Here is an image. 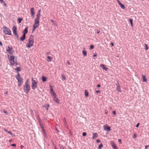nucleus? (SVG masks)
Segmentation results:
<instances>
[{"instance_id": "obj_1", "label": "nucleus", "mask_w": 149, "mask_h": 149, "mask_svg": "<svg viewBox=\"0 0 149 149\" xmlns=\"http://www.w3.org/2000/svg\"><path fill=\"white\" fill-rule=\"evenodd\" d=\"M33 38V36L32 35H31L29 40L28 43L26 45V46L28 48H30L33 45L34 42Z\"/></svg>"}, {"instance_id": "obj_2", "label": "nucleus", "mask_w": 149, "mask_h": 149, "mask_svg": "<svg viewBox=\"0 0 149 149\" xmlns=\"http://www.w3.org/2000/svg\"><path fill=\"white\" fill-rule=\"evenodd\" d=\"M8 56L10 63L12 65H17L16 61L14 60L15 56H9L8 55Z\"/></svg>"}, {"instance_id": "obj_3", "label": "nucleus", "mask_w": 149, "mask_h": 149, "mask_svg": "<svg viewBox=\"0 0 149 149\" xmlns=\"http://www.w3.org/2000/svg\"><path fill=\"white\" fill-rule=\"evenodd\" d=\"M16 78L18 80V85L19 86H20L23 83L22 79L20 77V74L18 73L17 75L16 76Z\"/></svg>"}, {"instance_id": "obj_4", "label": "nucleus", "mask_w": 149, "mask_h": 149, "mask_svg": "<svg viewBox=\"0 0 149 149\" xmlns=\"http://www.w3.org/2000/svg\"><path fill=\"white\" fill-rule=\"evenodd\" d=\"M3 31L4 33L6 35H11V32L9 28L6 26L3 27Z\"/></svg>"}, {"instance_id": "obj_5", "label": "nucleus", "mask_w": 149, "mask_h": 149, "mask_svg": "<svg viewBox=\"0 0 149 149\" xmlns=\"http://www.w3.org/2000/svg\"><path fill=\"white\" fill-rule=\"evenodd\" d=\"M37 83L35 80L32 78V79L31 87L33 89H35L37 88Z\"/></svg>"}, {"instance_id": "obj_6", "label": "nucleus", "mask_w": 149, "mask_h": 149, "mask_svg": "<svg viewBox=\"0 0 149 149\" xmlns=\"http://www.w3.org/2000/svg\"><path fill=\"white\" fill-rule=\"evenodd\" d=\"M30 86L29 84H25L24 86V90L27 94H28L30 90Z\"/></svg>"}, {"instance_id": "obj_7", "label": "nucleus", "mask_w": 149, "mask_h": 149, "mask_svg": "<svg viewBox=\"0 0 149 149\" xmlns=\"http://www.w3.org/2000/svg\"><path fill=\"white\" fill-rule=\"evenodd\" d=\"M39 21L35 20L34 21V23L33 25V32L38 27L39 25Z\"/></svg>"}, {"instance_id": "obj_8", "label": "nucleus", "mask_w": 149, "mask_h": 149, "mask_svg": "<svg viewBox=\"0 0 149 149\" xmlns=\"http://www.w3.org/2000/svg\"><path fill=\"white\" fill-rule=\"evenodd\" d=\"M17 28L15 26H14L12 28V30L13 31V33L15 36L16 38H17V40L18 39V36L17 33L16 31Z\"/></svg>"}, {"instance_id": "obj_9", "label": "nucleus", "mask_w": 149, "mask_h": 149, "mask_svg": "<svg viewBox=\"0 0 149 149\" xmlns=\"http://www.w3.org/2000/svg\"><path fill=\"white\" fill-rule=\"evenodd\" d=\"M6 50L7 52H8V53L10 54H13V51H12V47H10L8 46Z\"/></svg>"}, {"instance_id": "obj_10", "label": "nucleus", "mask_w": 149, "mask_h": 149, "mask_svg": "<svg viewBox=\"0 0 149 149\" xmlns=\"http://www.w3.org/2000/svg\"><path fill=\"white\" fill-rule=\"evenodd\" d=\"M116 85L117 86V87H116V90H117L119 92H121V90L120 88V85L118 84V81H117V83L116 84Z\"/></svg>"}, {"instance_id": "obj_11", "label": "nucleus", "mask_w": 149, "mask_h": 149, "mask_svg": "<svg viewBox=\"0 0 149 149\" xmlns=\"http://www.w3.org/2000/svg\"><path fill=\"white\" fill-rule=\"evenodd\" d=\"M104 130H108L109 131H110V127L109 126L107 125H105L104 127Z\"/></svg>"}, {"instance_id": "obj_12", "label": "nucleus", "mask_w": 149, "mask_h": 149, "mask_svg": "<svg viewBox=\"0 0 149 149\" xmlns=\"http://www.w3.org/2000/svg\"><path fill=\"white\" fill-rule=\"evenodd\" d=\"M54 97L53 99L56 103H59V100L58 98L56 97V95L55 96H53Z\"/></svg>"}, {"instance_id": "obj_13", "label": "nucleus", "mask_w": 149, "mask_h": 149, "mask_svg": "<svg viewBox=\"0 0 149 149\" xmlns=\"http://www.w3.org/2000/svg\"><path fill=\"white\" fill-rule=\"evenodd\" d=\"M40 13H38V14L36 15V17L35 19V20L39 21L40 17Z\"/></svg>"}, {"instance_id": "obj_14", "label": "nucleus", "mask_w": 149, "mask_h": 149, "mask_svg": "<svg viewBox=\"0 0 149 149\" xmlns=\"http://www.w3.org/2000/svg\"><path fill=\"white\" fill-rule=\"evenodd\" d=\"M100 66L102 68V69L105 70L107 71L108 70V68L106 67H105L104 65L103 64H101Z\"/></svg>"}, {"instance_id": "obj_15", "label": "nucleus", "mask_w": 149, "mask_h": 149, "mask_svg": "<svg viewBox=\"0 0 149 149\" xmlns=\"http://www.w3.org/2000/svg\"><path fill=\"white\" fill-rule=\"evenodd\" d=\"M50 91L51 92V94L53 96H55L56 95V94L54 92V90H53L52 88H50Z\"/></svg>"}, {"instance_id": "obj_16", "label": "nucleus", "mask_w": 149, "mask_h": 149, "mask_svg": "<svg viewBox=\"0 0 149 149\" xmlns=\"http://www.w3.org/2000/svg\"><path fill=\"white\" fill-rule=\"evenodd\" d=\"M28 27L27 26L24 29L23 31V34H24V35H26V34L28 33Z\"/></svg>"}, {"instance_id": "obj_17", "label": "nucleus", "mask_w": 149, "mask_h": 149, "mask_svg": "<svg viewBox=\"0 0 149 149\" xmlns=\"http://www.w3.org/2000/svg\"><path fill=\"white\" fill-rule=\"evenodd\" d=\"M98 135L97 133H95L93 134V136L92 137V139H95V138L97 137Z\"/></svg>"}, {"instance_id": "obj_18", "label": "nucleus", "mask_w": 149, "mask_h": 149, "mask_svg": "<svg viewBox=\"0 0 149 149\" xmlns=\"http://www.w3.org/2000/svg\"><path fill=\"white\" fill-rule=\"evenodd\" d=\"M26 38V35L23 34L22 36L20 38V40L21 41H23Z\"/></svg>"}, {"instance_id": "obj_19", "label": "nucleus", "mask_w": 149, "mask_h": 149, "mask_svg": "<svg viewBox=\"0 0 149 149\" xmlns=\"http://www.w3.org/2000/svg\"><path fill=\"white\" fill-rule=\"evenodd\" d=\"M30 11L31 14H35L34 9L33 8H31L30 9Z\"/></svg>"}, {"instance_id": "obj_20", "label": "nucleus", "mask_w": 149, "mask_h": 149, "mask_svg": "<svg viewBox=\"0 0 149 149\" xmlns=\"http://www.w3.org/2000/svg\"><path fill=\"white\" fill-rule=\"evenodd\" d=\"M111 145L113 148L114 149H117V147L114 143H112Z\"/></svg>"}, {"instance_id": "obj_21", "label": "nucleus", "mask_w": 149, "mask_h": 149, "mask_svg": "<svg viewBox=\"0 0 149 149\" xmlns=\"http://www.w3.org/2000/svg\"><path fill=\"white\" fill-rule=\"evenodd\" d=\"M142 76L143 77V82H146L147 81V79H146V76H144L143 75H142Z\"/></svg>"}, {"instance_id": "obj_22", "label": "nucleus", "mask_w": 149, "mask_h": 149, "mask_svg": "<svg viewBox=\"0 0 149 149\" xmlns=\"http://www.w3.org/2000/svg\"><path fill=\"white\" fill-rule=\"evenodd\" d=\"M42 79L43 82H44L46 81L47 79L45 77L43 76L42 77Z\"/></svg>"}, {"instance_id": "obj_23", "label": "nucleus", "mask_w": 149, "mask_h": 149, "mask_svg": "<svg viewBox=\"0 0 149 149\" xmlns=\"http://www.w3.org/2000/svg\"><path fill=\"white\" fill-rule=\"evenodd\" d=\"M61 77L62 78V79L66 80V78L65 76L63 74H62Z\"/></svg>"}, {"instance_id": "obj_24", "label": "nucleus", "mask_w": 149, "mask_h": 149, "mask_svg": "<svg viewBox=\"0 0 149 149\" xmlns=\"http://www.w3.org/2000/svg\"><path fill=\"white\" fill-rule=\"evenodd\" d=\"M85 95L86 97H87L88 95V93L87 91H85Z\"/></svg>"}, {"instance_id": "obj_25", "label": "nucleus", "mask_w": 149, "mask_h": 149, "mask_svg": "<svg viewBox=\"0 0 149 149\" xmlns=\"http://www.w3.org/2000/svg\"><path fill=\"white\" fill-rule=\"evenodd\" d=\"M145 49L146 50H147L149 48V47L148 46V45L146 44H145Z\"/></svg>"}, {"instance_id": "obj_26", "label": "nucleus", "mask_w": 149, "mask_h": 149, "mask_svg": "<svg viewBox=\"0 0 149 149\" xmlns=\"http://www.w3.org/2000/svg\"><path fill=\"white\" fill-rule=\"evenodd\" d=\"M83 53L84 56H86L87 55V52L86 51L83 50Z\"/></svg>"}, {"instance_id": "obj_27", "label": "nucleus", "mask_w": 149, "mask_h": 149, "mask_svg": "<svg viewBox=\"0 0 149 149\" xmlns=\"http://www.w3.org/2000/svg\"><path fill=\"white\" fill-rule=\"evenodd\" d=\"M120 5V6L121 8L122 9H124L125 8V6L124 5H123L121 3Z\"/></svg>"}, {"instance_id": "obj_28", "label": "nucleus", "mask_w": 149, "mask_h": 149, "mask_svg": "<svg viewBox=\"0 0 149 149\" xmlns=\"http://www.w3.org/2000/svg\"><path fill=\"white\" fill-rule=\"evenodd\" d=\"M130 22L131 23V26H133V20L132 19H130Z\"/></svg>"}, {"instance_id": "obj_29", "label": "nucleus", "mask_w": 149, "mask_h": 149, "mask_svg": "<svg viewBox=\"0 0 149 149\" xmlns=\"http://www.w3.org/2000/svg\"><path fill=\"white\" fill-rule=\"evenodd\" d=\"M47 58L48 59V61L49 62L52 59V58H51V57L49 56H47Z\"/></svg>"}, {"instance_id": "obj_30", "label": "nucleus", "mask_w": 149, "mask_h": 149, "mask_svg": "<svg viewBox=\"0 0 149 149\" xmlns=\"http://www.w3.org/2000/svg\"><path fill=\"white\" fill-rule=\"evenodd\" d=\"M22 20V18H19L18 19V20L19 22V23H21V21Z\"/></svg>"}, {"instance_id": "obj_31", "label": "nucleus", "mask_w": 149, "mask_h": 149, "mask_svg": "<svg viewBox=\"0 0 149 149\" xmlns=\"http://www.w3.org/2000/svg\"><path fill=\"white\" fill-rule=\"evenodd\" d=\"M103 146V145L102 143H100V144L98 148L99 149H100L101 148H102Z\"/></svg>"}, {"instance_id": "obj_32", "label": "nucleus", "mask_w": 149, "mask_h": 149, "mask_svg": "<svg viewBox=\"0 0 149 149\" xmlns=\"http://www.w3.org/2000/svg\"><path fill=\"white\" fill-rule=\"evenodd\" d=\"M15 70L17 72H19L20 71V70L18 67H17V68H15Z\"/></svg>"}, {"instance_id": "obj_33", "label": "nucleus", "mask_w": 149, "mask_h": 149, "mask_svg": "<svg viewBox=\"0 0 149 149\" xmlns=\"http://www.w3.org/2000/svg\"><path fill=\"white\" fill-rule=\"evenodd\" d=\"M86 132H84L83 133H82V135L83 136H86Z\"/></svg>"}, {"instance_id": "obj_34", "label": "nucleus", "mask_w": 149, "mask_h": 149, "mask_svg": "<svg viewBox=\"0 0 149 149\" xmlns=\"http://www.w3.org/2000/svg\"><path fill=\"white\" fill-rule=\"evenodd\" d=\"M61 149H66V148L63 146H62L60 147Z\"/></svg>"}, {"instance_id": "obj_35", "label": "nucleus", "mask_w": 149, "mask_h": 149, "mask_svg": "<svg viewBox=\"0 0 149 149\" xmlns=\"http://www.w3.org/2000/svg\"><path fill=\"white\" fill-rule=\"evenodd\" d=\"M136 136H137L136 134L135 133L134 134L133 138L134 139L136 138Z\"/></svg>"}, {"instance_id": "obj_36", "label": "nucleus", "mask_w": 149, "mask_h": 149, "mask_svg": "<svg viewBox=\"0 0 149 149\" xmlns=\"http://www.w3.org/2000/svg\"><path fill=\"white\" fill-rule=\"evenodd\" d=\"M29 84V79H27V80H26V82L25 83V84Z\"/></svg>"}, {"instance_id": "obj_37", "label": "nucleus", "mask_w": 149, "mask_h": 149, "mask_svg": "<svg viewBox=\"0 0 149 149\" xmlns=\"http://www.w3.org/2000/svg\"><path fill=\"white\" fill-rule=\"evenodd\" d=\"M94 47V45H91L90 46V49H93V48Z\"/></svg>"}, {"instance_id": "obj_38", "label": "nucleus", "mask_w": 149, "mask_h": 149, "mask_svg": "<svg viewBox=\"0 0 149 149\" xmlns=\"http://www.w3.org/2000/svg\"><path fill=\"white\" fill-rule=\"evenodd\" d=\"M64 123L65 125L66 124V120L65 118H64Z\"/></svg>"}, {"instance_id": "obj_39", "label": "nucleus", "mask_w": 149, "mask_h": 149, "mask_svg": "<svg viewBox=\"0 0 149 149\" xmlns=\"http://www.w3.org/2000/svg\"><path fill=\"white\" fill-rule=\"evenodd\" d=\"M42 131H43V134H45V130H44V129H43H43H42Z\"/></svg>"}, {"instance_id": "obj_40", "label": "nucleus", "mask_w": 149, "mask_h": 149, "mask_svg": "<svg viewBox=\"0 0 149 149\" xmlns=\"http://www.w3.org/2000/svg\"><path fill=\"white\" fill-rule=\"evenodd\" d=\"M117 1L118 3V4L119 5H120V4H121V3H120V1L119 0H117Z\"/></svg>"}, {"instance_id": "obj_41", "label": "nucleus", "mask_w": 149, "mask_h": 149, "mask_svg": "<svg viewBox=\"0 0 149 149\" xmlns=\"http://www.w3.org/2000/svg\"><path fill=\"white\" fill-rule=\"evenodd\" d=\"M113 112V114H114V115H116V111H113L112 112Z\"/></svg>"}, {"instance_id": "obj_42", "label": "nucleus", "mask_w": 149, "mask_h": 149, "mask_svg": "<svg viewBox=\"0 0 149 149\" xmlns=\"http://www.w3.org/2000/svg\"><path fill=\"white\" fill-rule=\"evenodd\" d=\"M7 132L8 133H9L11 135H13V134L12 132H11L10 131H8V132Z\"/></svg>"}, {"instance_id": "obj_43", "label": "nucleus", "mask_w": 149, "mask_h": 149, "mask_svg": "<svg viewBox=\"0 0 149 149\" xmlns=\"http://www.w3.org/2000/svg\"><path fill=\"white\" fill-rule=\"evenodd\" d=\"M49 105H48L46 107V108L47 110H48V107H49Z\"/></svg>"}, {"instance_id": "obj_44", "label": "nucleus", "mask_w": 149, "mask_h": 149, "mask_svg": "<svg viewBox=\"0 0 149 149\" xmlns=\"http://www.w3.org/2000/svg\"><path fill=\"white\" fill-rule=\"evenodd\" d=\"M3 111L4 113H6L7 115L8 114V113L7 111H5L4 110H3Z\"/></svg>"}, {"instance_id": "obj_45", "label": "nucleus", "mask_w": 149, "mask_h": 149, "mask_svg": "<svg viewBox=\"0 0 149 149\" xmlns=\"http://www.w3.org/2000/svg\"><path fill=\"white\" fill-rule=\"evenodd\" d=\"M139 123H138L136 124V127H139Z\"/></svg>"}, {"instance_id": "obj_46", "label": "nucleus", "mask_w": 149, "mask_h": 149, "mask_svg": "<svg viewBox=\"0 0 149 149\" xmlns=\"http://www.w3.org/2000/svg\"><path fill=\"white\" fill-rule=\"evenodd\" d=\"M96 92L97 93H100V90H98L96 91Z\"/></svg>"}, {"instance_id": "obj_47", "label": "nucleus", "mask_w": 149, "mask_h": 149, "mask_svg": "<svg viewBox=\"0 0 149 149\" xmlns=\"http://www.w3.org/2000/svg\"><path fill=\"white\" fill-rule=\"evenodd\" d=\"M118 141L120 143H121V141H121V140L120 139H118Z\"/></svg>"}, {"instance_id": "obj_48", "label": "nucleus", "mask_w": 149, "mask_h": 149, "mask_svg": "<svg viewBox=\"0 0 149 149\" xmlns=\"http://www.w3.org/2000/svg\"><path fill=\"white\" fill-rule=\"evenodd\" d=\"M100 30H99V29H98L97 30V34H98V33H100Z\"/></svg>"}, {"instance_id": "obj_49", "label": "nucleus", "mask_w": 149, "mask_h": 149, "mask_svg": "<svg viewBox=\"0 0 149 149\" xmlns=\"http://www.w3.org/2000/svg\"><path fill=\"white\" fill-rule=\"evenodd\" d=\"M96 141H97V143H100V140H99V139H97V140Z\"/></svg>"}, {"instance_id": "obj_50", "label": "nucleus", "mask_w": 149, "mask_h": 149, "mask_svg": "<svg viewBox=\"0 0 149 149\" xmlns=\"http://www.w3.org/2000/svg\"><path fill=\"white\" fill-rule=\"evenodd\" d=\"M11 145V146H16V145L15 144H12Z\"/></svg>"}, {"instance_id": "obj_51", "label": "nucleus", "mask_w": 149, "mask_h": 149, "mask_svg": "<svg viewBox=\"0 0 149 149\" xmlns=\"http://www.w3.org/2000/svg\"><path fill=\"white\" fill-rule=\"evenodd\" d=\"M40 126H41V127L42 129L43 128L44 129L43 126L41 124L40 125Z\"/></svg>"}, {"instance_id": "obj_52", "label": "nucleus", "mask_w": 149, "mask_h": 149, "mask_svg": "<svg viewBox=\"0 0 149 149\" xmlns=\"http://www.w3.org/2000/svg\"><path fill=\"white\" fill-rule=\"evenodd\" d=\"M149 147V145H148V146H145V149H147V147Z\"/></svg>"}, {"instance_id": "obj_53", "label": "nucleus", "mask_w": 149, "mask_h": 149, "mask_svg": "<svg viewBox=\"0 0 149 149\" xmlns=\"http://www.w3.org/2000/svg\"><path fill=\"white\" fill-rule=\"evenodd\" d=\"M51 21L53 23V24H54V22H55L54 21V20H51Z\"/></svg>"}, {"instance_id": "obj_54", "label": "nucleus", "mask_w": 149, "mask_h": 149, "mask_svg": "<svg viewBox=\"0 0 149 149\" xmlns=\"http://www.w3.org/2000/svg\"><path fill=\"white\" fill-rule=\"evenodd\" d=\"M31 14V16L33 17V18L34 17V15L35 14Z\"/></svg>"}, {"instance_id": "obj_55", "label": "nucleus", "mask_w": 149, "mask_h": 149, "mask_svg": "<svg viewBox=\"0 0 149 149\" xmlns=\"http://www.w3.org/2000/svg\"><path fill=\"white\" fill-rule=\"evenodd\" d=\"M67 63H68V64L69 65H70V62L69 61H68L67 62Z\"/></svg>"}, {"instance_id": "obj_56", "label": "nucleus", "mask_w": 149, "mask_h": 149, "mask_svg": "<svg viewBox=\"0 0 149 149\" xmlns=\"http://www.w3.org/2000/svg\"><path fill=\"white\" fill-rule=\"evenodd\" d=\"M20 147H21V149H22V148H23L24 146H22V145H21V146Z\"/></svg>"}, {"instance_id": "obj_57", "label": "nucleus", "mask_w": 149, "mask_h": 149, "mask_svg": "<svg viewBox=\"0 0 149 149\" xmlns=\"http://www.w3.org/2000/svg\"><path fill=\"white\" fill-rule=\"evenodd\" d=\"M93 57H96L97 56V54H94V55H93Z\"/></svg>"}, {"instance_id": "obj_58", "label": "nucleus", "mask_w": 149, "mask_h": 149, "mask_svg": "<svg viewBox=\"0 0 149 149\" xmlns=\"http://www.w3.org/2000/svg\"><path fill=\"white\" fill-rule=\"evenodd\" d=\"M98 87H100V84H98L97 86Z\"/></svg>"}, {"instance_id": "obj_59", "label": "nucleus", "mask_w": 149, "mask_h": 149, "mask_svg": "<svg viewBox=\"0 0 149 149\" xmlns=\"http://www.w3.org/2000/svg\"><path fill=\"white\" fill-rule=\"evenodd\" d=\"M54 24L55 25V26H57V24L56 23V22H54Z\"/></svg>"}, {"instance_id": "obj_60", "label": "nucleus", "mask_w": 149, "mask_h": 149, "mask_svg": "<svg viewBox=\"0 0 149 149\" xmlns=\"http://www.w3.org/2000/svg\"><path fill=\"white\" fill-rule=\"evenodd\" d=\"M0 45L1 46L3 45L2 44L1 41H0Z\"/></svg>"}, {"instance_id": "obj_61", "label": "nucleus", "mask_w": 149, "mask_h": 149, "mask_svg": "<svg viewBox=\"0 0 149 149\" xmlns=\"http://www.w3.org/2000/svg\"><path fill=\"white\" fill-rule=\"evenodd\" d=\"M4 130L6 132H8V131L7 130H6V129H4Z\"/></svg>"}, {"instance_id": "obj_62", "label": "nucleus", "mask_w": 149, "mask_h": 149, "mask_svg": "<svg viewBox=\"0 0 149 149\" xmlns=\"http://www.w3.org/2000/svg\"><path fill=\"white\" fill-rule=\"evenodd\" d=\"M111 45L112 46H113V43H112H112H111Z\"/></svg>"}, {"instance_id": "obj_63", "label": "nucleus", "mask_w": 149, "mask_h": 149, "mask_svg": "<svg viewBox=\"0 0 149 149\" xmlns=\"http://www.w3.org/2000/svg\"><path fill=\"white\" fill-rule=\"evenodd\" d=\"M0 1L1 2H3V0H0Z\"/></svg>"}, {"instance_id": "obj_64", "label": "nucleus", "mask_w": 149, "mask_h": 149, "mask_svg": "<svg viewBox=\"0 0 149 149\" xmlns=\"http://www.w3.org/2000/svg\"><path fill=\"white\" fill-rule=\"evenodd\" d=\"M40 10H39L38 11V13H40Z\"/></svg>"}]
</instances>
